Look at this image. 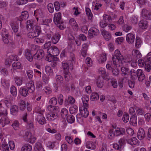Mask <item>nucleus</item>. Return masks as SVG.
Returning a JSON list of instances; mask_svg holds the SVG:
<instances>
[{"mask_svg":"<svg viewBox=\"0 0 151 151\" xmlns=\"http://www.w3.org/2000/svg\"><path fill=\"white\" fill-rule=\"evenodd\" d=\"M47 53L49 57L55 56L58 55L59 54V51L58 48L55 46H52L47 50Z\"/></svg>","mask_w":151,"mask_h":151,"instance_id":"nucleus-2","label":"nucleus"},{"mask_svg":"<svg viewBox=\"0 0 151 151\" xmlns=\"http://www.w3.org/2000/svg\"><path fill=\"white\" fill-rule=\"evenodd\" d=\"M18 106L16 105L12 106L10 109L11 113L14 115H16L18 114Z\"/></svg>","mask_w":151,"mask_h":151,"instance_id":"nucleus-28","label":"nucleus"},{"mask_svg":"<svg viewBox=\"0 0 151 151\" xmlns=\"http://www.w3.org/2000/svg\"><path fill=\"white\" fill-rule=\"evenodd\" d=\"M38 113L36 120L41 125H43L46 123V119L43 115V111H37Z\"/></svg>","mask_w":151,"mask_h":151,"instance_id":"nucleus-4","label":"nucleus"},{"mask_svg":"<svg viewBox=\"0 0 151 151\" xmlns=\"http://www.w3.org/2000/svg\"><path fill=\"white\" fill-rule=\"evenodd\" d=\"M12 66L13 69L14 70L20 69L21 67V63L19 62H14L13 63Z\"/></svg>","mask_w":151,"mask_h":151,"instance_id":"nucleus-45","label":"nucleus"},{"mask_svg":"<svg viewBox=\"0 0 151 151\" xmlns=\"http://www.w3.org/2000/svg\"><path fill=\"white\" fill-rule=\"evenodd\" d=\"M85 11L86 14L87 15L89 19L91 20L93 17V14L91 12V10L88 8H85Z\"/></svg>","mask_w":151,"mask_h":151,"instance_id":"nucleus-51","label":"nucleus"},{"mask_svg":"<svg viewBox=\"0 0 151 151\" xmlns=\"http://www.w3.org/2000/svg\"><path fill=\"white\" fill-rule=\"evenodd\" d=\"M26 87L28 91L30 93H32L35 90V87L34 85V82L32 81H30L26 84Z\"/></svg>","mask_w":151,"mask_h":151,"instance_id":"nucleus-10","label":"nucleus"},{"mask_svg":"<svg viewBox=\"0 0 151 151\" xmlns=\"http://www.w3.org/2000/svg\"><path fill=\"white\" fill-rule=\"evenodd\" d=\"M19 92L22 96L26 97L28 95L29 93L28 90L24 87H22L19 90Z\"/></svg>","mask_w":151,"mask_h":151,"instance_id":"nucleus-25","label":"nucleus"},{"mask_svg":"<svg viewBox=\"0 0 151 151\" xmlns=\"http://www.w3.org/2000/svg\"><path fill=\"white\" fill-rule=\"evenodd\" d=\"M137 116L135 115H132L130 119V124L133 126H136L137 124Z\"/></svg>","mask_w":151,"mask_h":151,"instance_id":"nucleus-32","label":"nucleus"},{"mask_svg":"<svg viewBox=\"0 0 151 151\" xmlns=\"http://www.w3.org/2000/svg\"><path fill=\"white\" fill-rule=\"evenodd\" d=\"M41 32L40 27H33L31 32H29L28 34V37L33 39L37 37Z\"/></svg>","mask_w":151,"mask_h":151,"instance_id":"nucleus-3","label":"nucleus"},{"mask_svg":"<svg viewBox=\"0 0 151 151\" xmlns=\"http://www.w3.org/2000/svg\"><path fill=\"white\" fill-rule=\"evenodd\" d=\"M102 35L106 41L109 40L111 38V35L109 32L105 30H103L101 31Z\"/></svg>","mask_w":151,"mask_h":151,"instance_id":"nucleus-22","label":"nucleus"},{"mask_svg":"<svg viewBox=\"0 0 151 151\" xmlns=\"http://www.w3.org/2000/svg\"><path fill=\"white\" fill-rule=\"evenodd\" d=\"M61 35L58 33H55L52 37V42L54 44L57 43L59 40Z\"/></svg>","mask_w":151,"mask_h":151,"instance_id":"nucleus-27","label":"nucleus"},{"mask_svg":"<svg viewBox=\"0 0 151 151\" xmlns=\"http://www.w3.org/2000/svg\"><path fill=\"white\" fill-rule=\"evenodd\" d=\"M12 126L15 130H18L19 128V122L17 121H15L12 124Z\"/></svg>","mask_w":151,"mask_h":151,"instance_id":"nucleus-54","label":"nucleus"},{"mask_svg":"<svg viewBox=\"0 0 151 151\" xmlns=\"http://www.w3.org/2000/svg\"><path fill=\"white\" fill-rule=\"evenodd\" d=\"M104 80L101 78L99 77L97 80L96 85L98 88H101L103 86L104 84Z\"/></svg>","mask_w":151,"mask_h":151,"instance_id":"nucleus-34","label":"nucleus"},{"mask_svg":"<svg viewBox=\"0 0 151 151\" xmlns=\"http://www.w3.org/2000/svg\"><path fill=\"white\" fill-rule=\"evenodd\" d=\"M34 21L32 20L27 21V27L29 29H33V27H35L34 25Z\"/></svg>","mask_w":151,"mask_h":151,"instance_id":"nucleus-36","label":"nucleus"},{"mask_svg":"<svg viewBox=\"0 0 151 151\" xmlns=\"http://www.w3.org/2000/svg\"><path fill=\"white\" fill-rule=\"evenodd\" d=\"M66 141L69 144L72 145L73 143V139L69 136H66L65 137Z\"/></svg>","mask_w":151,"mask_h":151,"instance_id":"nucleus-57","label":"nucleus"},{"mask_svg":"<svg viewBox=\"0 0 151 151\" xmlns=\"http://www.w3.org/2000/svg\"><path fill=\"white\" fill-rule=\"evenodd\" d=\"M109 134L108 136V138L110 139H113L115 136H116L115 134V132L113 129H109Z\"/></svg>","mask_w":151,"mask_h":151,"instance_id":"nucleus-35","label":"nucleus"},{"mask_svg":"<svg viewBox=\"0 0 151 151\" xmlns=\"http://www.w3.org/2000/svg\"><path fill=\"white\" fill-rule=\"evenodd\" d=\"M48 11L50 13H52L54 11V8L53 4L51 3H49L47 6Z\"/></svg>","mask_w":151,"mask_h":151,"instance_id":"nucleus-58","label":"nucleus"},{"mask_svg":"<svg viewBox=\"0 0 151 151\" xmlns=\"http://www.w3.org/2000/svg\"><path fill=\"white\" fill-rule=\"evenodd\" d=\"M9 123V120L6 116V115L2 116L0 119V123L3 127Z\"/></svg>","mask_w":151,"mask_h":151,"instance_id":"nucleus-14","label":"nucleus"},{"mask_svg":"<svg viewBox=\"0 0 151 151\" xmlns=\"http://www.w3.org/2000/svg\"><path fill=\"white\" fill-rule=\"evenodd\" d=\"M99 33V30L95 27H91L88 31V35L90 37L98 35Z\"/></svg>","mask_w":151,"mask_h":151,"instance_id":"nucleus-9","label":"nucleus"},{"mask_svg":"<svg viewBox=\"0 0 151 151\" xmlns=\"http://www.w3.org/2000/svg\"><path fill=\"white\" fill-rule=\"evenodd\" d=\"M29 17L28 12L24 11L22 12L21 15L19 19L17 20V22L21 23V22L28 18Z\"/></svg>","mask_w":151,"mask_h":151,"instance_id":"nucleus-15","label":"nucleus"},{"mask_svg":"<svg viewBox=\"0 0 151 151\" xmlns=\"http://www.w3.org/2000/svg\"><path fill=\"white\" fill-rule=\"evenodd\" d=\"M51 22L52 20L51 19H43L42 20V21L41 22V24L42 25H45L46 27L48 28L49 27V24Z\"/></svg>","mask_w":151,"mask_h":151,"instance_id":"nucleus-48","label":"nucleus"},{"mask_svg":"<svg viewBox=\"0 0 151 151\" xmlns=\"http://www.w3.org/2000/svg\"><path fill=\"white\" fill-rule=\"evenodd\" d=\"M69 23L76 30H77L78 29V26L74 19L72 18L70 19L69 20Z\"/></svg>","mask_w":151,"mask_h":151,"instance_id":"nucleus-30","label":"nucleus"},{"mask_svg":"<svg viewBox=\"0 0 151 151\" xmlns=\"http://www.w3.org/2000/svg\"><path fill=\"white\" fill-rule=\"evenodd\" d=\"M141 14L144 19H151V11H148L146 9L142 10Z\"/></svg>","mask_w":151,"mask_h":151,"instance_id":"nucleus-8","label":"nucleus"},{"mask_svg":"<svg viewBox=\"0 0 151 151\" xmlns=\"http://www.w3.org/2000/svg\"><path fill=\"white\" fill-rule=\"evenodd\" d=\"M62 21L61 14L60 12L55 13L54 17V22L55 24H58Z\"/></svg>","mask_w":151,"mask_h":151,"instance_id":"nucleus-19","label":"nucleus"},{"mask_svg":"<svg viewBox=\"0 0 151 151\" xmlns=\"http://www.w3.org/2000/svg\"><path fill=\"white\" fill-rule=\"evenodd\" d=\"M19 106L20 110H24L26 108L25 102L23 100H21L19 103Z\"/></svg>","mask_w":151,"mask_h":151,"instance_id":"nucleus-52","label":"nucleus"},{"mask_svg":"<svg viewBox=\"0 0 151 151\" xmlns=\"http://www.w3.org/2000/svg\"><path fill=\"white\" fill-rule=\"evenodd\" d=\"M103 20L109 24V23L111 22L112 19L111 16L107 14H104L103 16Z\"/></svg>","mask_w":151,"mask_h":151,"instance_id":"nucleus-40","label":"nucleus"},{"mask_svg":"<svg viewBox=\"0 0 151 151\" xmlns=\"http://www.w3.org/2000/svg\"><path fill=\"white\" fill-rule=\"evenodd\" d=\"M64 74L65 78L67 81H68L69 80L71 79V76L69 71H67L63 72Z\"/></svg>","mask_w":151,"mask_h":151,"instance_id":"nucleus-56","label":"nucleus"},{"mask_svg":"<svg viewBox=\"0 0 151 151\" xmlns=\"http://www.w3.org/2000/svg\"><path fill=\"white\" fill-rule=\"evenodd\" d=\"M35 53L32 52L30 50L26 49L24 52V55L26 58L30 62H32L33 60V55Z\"/></svg>","mask_w":151,"mask_h":151,"instance_id":"nucleus-7","label":"nucleus"},{"mask_svg":"<svg viewBox=\"0 0 151 151\" xmlns=\"http://www.w3.org/2000/svg\"><path fill=\"white\" fill-rule=\"evenodd\" d=\"M110 82L114 88H116L117 87V82L115 79L114 78L111 79H110Z\"/></svg>","mask_w":151,"mask_h":151,"instance_id":"nucleus-60","label":"nucleus"},{"mask_svg":"<svg viewBox=\"0 0 151 151\" xmlns=\"http://www.w3.org/2000/svg\"><path fill=\"white\" fill-rule=\"evenodd\" d=\"M88 45L87 43H84L82 45V48L81 50V54L82 56L84 57L86 55Z\"/></svg>","mask_w":151,"mask_h":151,"instance_id":"nucleus-23","label":"nucleus"},{"mask_svg":"<svg viewBox=\"0 0 151 151\" xmlns=\"http://www.w3.org/2000/svg\"><path fill=\"white\" fill-rule=\"evenodd\" d=\"M142 41L138 37H136L135 40V46L137 48H139L141 46Z\"/></svg>","mask_w":151,"mask_h":151,"instance_id":"nucleus-43","label":"nucleus"},{"mask_svg":"<svg viewBox=\"0 0 151 151\" xmlns=\"http://www.w3.org/2000/svg\"><path fill=\"white\" fill-rule=\"evenodd\" d=\"M137 76L139 81H142L145 78V76L142 70L138 69L137 70Z\"/></svg>","mask_w":151,"mask_h":151,"instance_id":"nucleus-20","label":"nucleus"},{"mask_svg":"<svg viewBox=\"0 0 151 151\" xmlns=\"http://www.w3.org/2000/svg\"><path fill=\"white\" fill-rule=\"evenodd\" d=\"M44 55V52L42 50H37L36 53L33 55L34 58L38 60H40L42 59Z\"/></svg>","mask_w":151,"mask_h":151,"instance_id":"nucleus-6","label":"nucleus"},{"mask_svg":"<svg viewBox=\"0 0 151 151\" xmlns=\"http://www.w3.org/2000/svg\"><path fill=\"white\" fill-rule=\"evenodd\" d=\"M32 148L31 145L29 144H26L22 147L21 151H31Z\"/></svg>","mask_w":151,"mask_h":151,"instance_id":"nucleus-33","label":"nucleus"},{"mask_svg":"<svg viewBox=\"0 0 151 151\" xmlns=\"http://www.w3.org/2000/svg\"><path fill=\"white\" fill-rule=\"evenodd\" d=\"M81 114L82 116L85 118L87 117L89 114V112L86 108H83V110H80Z\"/></svg>","mask_w":151,"mask_h":151,"instance_id":"nucleus-47","label":"nucleus"},{"mask_svg":"<svg viewBox=\"0 0 151 151\" xmlns=\"http://www.w3.org/2000/svg\"><path fill=\"white\" fill-rule=\"evenodd\" d=\"M53 60H52L51 63V65L52 67H55L58 64V59L57 57H54L53 58Z\"/></svg>","mask_w":151,"mask_h":151,"instance_id":"nucleus-62","label":"nucleus"},{"mask_svg":"<svg viewBox=\"0 0 151 151\" xmlns=\"http://www.w3.org/2000/svg\"><path fill=\"white\" fill-rule=\"evenodd\" d=\"M127 140L125 137H123L120 138L119 140L118 143L120 146L122 148L125 144Z\"/></svg>","mask_w":151,"mask_h":151,"instance_id":"nucleus-46","label":"nucleus"},{"mask_svg":"<svg viewBox=\"0 0 151 151\" xmlns=\"http://www.w3.org/2000/svg\"><path fill=\"white\" fill-rule=\"evenodd\" d=\"M99 98V95L96 92L93 93L90 97L91 101H94L98 100Z\"/></svg>","mask_w":151,"mask_h":151,"instance_id":"nucleus-42","label":"nucleus"},{"mask_svg":"<svg viewBox=\"0 0 151 151\" xmlns=\"http://www.w3.org/2000/svg\"><path fill=\"white\" fill-rule=\"evenodd\" d=\"M62 67L64 70L63 72L69 71V69L72 70L73 69V65L71 64L69 65L66 61H64L62 62Z\"/></svg>","mask_w":151,"mask_h":151,"instance_id":"nucleus-11","label":"nucleus"},{"mask_svg":"<svg viewBox=\"0 0 151 151\" xmlns=\"http://www.w3.org/2000/svg\"><path fill=\"white\" fill-rule=\"evenodd\" d=\"M106 54L105 53H102L100 55L98 61L100 63H102L106 61Z\"/></svg>","mask_w":151,"mask_h":151,"instance_id":"nucleus-39","label":"nucleus"},{"mask_svg":"<svg viewBox=\"0 0 151 151\" xmlns=\"http://www.w3.org/2000/svg\"><path fill=\"white\" fill-rule=\"evenodd\" d=\"M47 109L51 112L58 114L57 113L59 111L60 109L58 106H54L51 105H49L47 106Z\"/></svg>","mask_w":151,"mask_h":151,"instance_id":"nucleus-18","label":"nucleus"},{"mask_svg":"<svg viewBox=\"0 0 151 151\" xmlns=\"http://www.w3.org/2000/svg\"><path fill=\"white\" fill-rule=\"evenodd\" d=\"M15 81L18 86L21 85L22 83V81L21 78L17 76L15 77Z\"/></svg>","mask_w":151,"mask_h":151,"instance_id":"nucleus-55","label":"nucleus"},{"mask_svg":"<svg viewBox=\"0 0 151 151\" xmlns=\"http://www.w3.org/2000/svg\"><path fill=\"white\" fill-rule=\"evenodd\" d=\"M129 119V115L127 113H124V115L122 117V120L124 122H127Z\"/></svg>","mask_w":151,"mask_h":151,"instance_id":"nucleus-63","label":"nucleus"},{"mask_svg":"<svg viewBox=\"0 0 151 151\" xmlns=\"http://www.w3.org/2000/svg\"><path fill=\"white\" fill-rule=\"evenodd\" d=\"M68 110L65 108L62 109L61 111V117L65 118L68 114Z\"/></svg>","mask_w":151,"mask_h":151,"instance_id":"nucleus-53","label":"nucleus"},{"mask_svg":"<svg viewBox=\"0 0 151 151\" xmlns=\"http://www.w3.org/2000/svg\"><path fill=\"white\" fill-rule=\"evenodd\" d=\"M137 137L140 140H142L145 137V132L143 128H141L139 129Z\"/></svg>","mask_w":151,"mask_h":151,"instance_id":"nucleus-12","label":"nucleus"},{"mask_svg":"<svg viewBox=\"0 0 151 151\" xmlns=\"http://www.w3.org/2000/svg\"><path fill=\"white\" fill-rule=\"evenodd\" d=\"M147 21L145 20H142L139 23V25L140 28L142 29H146L148 26Z\"/></svg>","mask_w":151,"mask_h":151,"instance_id":"nucleus-26","label":"nucleus"},{"mask_svg":"<svg viewBox=\"0 0 151 151\" xmlns=\"http://www.w3.org/2000/svg\"><path fill=\"white\" fill-rule=\"evenodd\" d=\"M133 58L135 59H138L141 57V54L139 50H133L132 52Z\"/></svg>","mask_w":151,"mask_h":151,"instance_id":"nucleus-24","label":"nucleus"},{"mask_svg":"<svg viewBox=\"0 0 151 151\" xmlns=\"http://www.w3.org/2000/svg\"><path fill=\"white\" fill-rule=\"evenodd\" d=\"M58 117V114H55L53 112H50L47 115V118L50 121H52L56 119Z\"/></svg>","mask_w":151,"mask_h":151,"instance_id":"nucleus-21","label":"nucleus"},{"mask_svg":"<svg viewBox=\"0 0 151 151\" xmlns=\"http://www.w3.org/2000/svg\"><path fill=\"white\" fill-rule=\"evenodd\" d=\"M138 141L136 137H133L127 140L128 143L131 145H136L137 144Z\"/></svg>","mask_w":151,"mask_h":151,"instance_id":"nucleus-38","label":"nucleus"},{"mask_svg":"<svg viewBox=\"0 0 151 151\" xmlns=\"http://www.w3.org/2000/svg\"><path fill=\"white\" fill-rule=\"evenodd\" d=\"M17 22H12L10 23V26L12 28L13 31L15 33H16L18 32L19 28V26L17 24L18 23H19L17 22Z\"/></svg>","mask_w":151,"mask_h":151,"instance_id":"nucleus-31","label":"nucleus"},{"mask_svg":"<svg viewBox=\"0 0 151 151\" xmlns=\"http://www.w3.org/2000/svg\"><path fill=\"white\" fill-rule=\"evenodd\" d=\"M145 69L148 72H149L151 69V52H149L147 55Z\"/></svg>","mask_w":151,"mask_h":151,"instance_id":"nucleus-5","label":"nucleus"},{"mask_svg":"<svg viewBox=\"0 0 151 151\" xmlns=\"http://www.w3.org/2000/svg\"><path fill=\"white\" fill-rule=\"evenodd\" d=\"M1 84L2 85L6 88L8 87L9 86V81L6 79L1 80Z\"/></svg>","mask_w":151,"mask_h":151,"instance_id":"nucleus-59","label":"nucleus"},{"mask_svg":"<svg viewBox=\"0 0 151 151\" xmlns=\"http://www.w3.org/2000/svg\"><path fill=\"white\" fill-rule=\"evenodd\" d=\"M115 134L116 137L124 135L125 133V129L123 128H117L115 130Z\"/></svg>","mask_w":151,"mask_h":151,"instance_id":"nucleus-16","label":"nucleus"},{"mask_svg":"<svg viewBox=\"0 0 151 151\" xmlns=\"http://www.w3.org/2000/svg\"><path fill=\"white\" fill-rule=\"evenodd\" d=\"M75 102V99L73 96H69L68 99L65 100L64 104L65 106H67L69 104H73Z\"/></svg>","mask_w":151,"mask_h":151,"instance_id":"nucleus-13","label":"nucleus"},{"mask_svg":"<svg viewBox=\"0 0 151 151\" xmlns=\"http://www.w3.org/2000/svg\"><path fill=\"white\" fill-rule=\"evenodd\" d=\"M86 147L87 148L91 150H94L96 148V144L94 142L90 141L86 142Z\"/></svg>","mask_w":151,"mask_h":151,"instance_id":"nucleus-29","label":"nucleus"},{"mask_svg":"<svg viewBox=\"0 0 151 151\" xmlns=\"http://www.w3.org/2000/svg\"><path fill=\"white\" fill-rule=\"evenodd\" d=\"M78 111V107L75 105H73L70 107V113L73 114L75 113H76Z\"/></svg>","mask_w":151,"mask_h":151,"instance_id":"nucleus-61","label":"nucleus"},{"mask_svg":"<svg viewBox=\"0 0 151 151\" xmlns=\"http://www.w3.org/2000/svg\"><path fill=\"white\" fill-rule=\"evenodd\" d=\"M135 36L133 34L129 33L127 35L126 40L127 41L129 44L133 43L134 40Z\"/></svg>","mask_w":151,"mask_h":151,"instance_id":"nucleus-17","label":"nucleus"},{"mask_svg":"<svg viewBox=\"0 0 151 151\" xmlns=\"http://www.w3.org/2000/svg\"><path fill=\"white\" fill-rule=\"evenodd\" d=\"M7 110L3 107L0 103V115L4 116L7 115Z\"/></svg>","mask_w":151,"mask_h":151,"instance_id":"nucleus-41","label":"nucleus"},{"mask_svg":"<svg viewBox=\"0 0 151 151\" xmlns=\"http://www.w3.org/2000/svg\"><path fill=\"white\" fill-rule=\"evenodd\" d=\"M86 63L88 66L90 67L91 66L92 64V61L91 58L87 57L85 60Z\"/></svg>","mask_w":151,"mask_h":151,"instance_id":"nucleus-64","label":"nucleus"},{"mask_svg":"<svg viewBox=\"0 0 151 151\" xmlns=\"http://www.w3.org/2000/svg\"><path fill=\"white\" fill-rule=\"evenodd\" d=\"M0 150L2 151H9V148L8 144L4 142L3 143L0 147Z\"/></svg>","mask_w":151,"mask_h":151,"instance_id":"nucleus-44","label":"nucleus"},{"mask_svg":"<svg viewBox=\"0 0 151 151\" xmlns=\"http://www.w3.org/2000/svg\"><path fill=\"white\" fill-rule=\"evenodd\" d=\"M10 92L11 94L14 96H16L17 94V90L15 86H12L10 88Z\"/></svg>","mask_w":151,"mask_h":151,"instance_id":"nucleus-50","label":"nucleus"},{"mask_svg":"<svg viewBox=\"0 0 151 151\" xmlns=\"http://www.w3.org/2000/svg\"><path fill=\"white\" fill-rule=\"evenodd\" d=\"M67 120L68 123L72 124L75 121L74 116L71 114L69 115L67 117Z\"/></svg>","mask_w":151,"mask_h":151,"instance_id":"nucleus-49","label":"nucleus"},{"mask_svg":"<svg viewBox=\"0 0 151 151\" xmlns=\"http://www.w3.org/2000/svg\"><path fill=\"white\" fill-rule=\"evenodd\" d=\"M123 59V56L121 54L120 51L118 50H116L112 57L113 64L116 67L121 66Z\"/></svg>","mask_w":151,"mask_h":151,"instance_id":"nucleus-1","label":"nucleus"},{"mask_svg":"<svg viewBox=\"0 0 151 151\" xmlns=\"http://www.w3.org/2000/svg\"><path fill=\"white\" fill-rule=\"evenodd\" d=\"M56 80L57 85L61 86L63 82V78L60 75H57L56 76Z\"/></svg>","mask_w":151,"mask_h":151,"instance_id":"nucleus-37","label":"nucleus"}]
</instances>
